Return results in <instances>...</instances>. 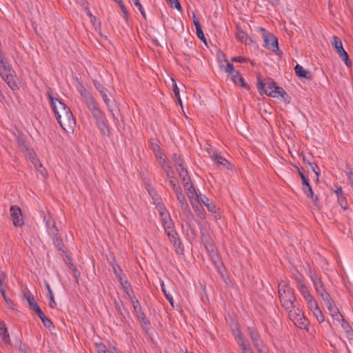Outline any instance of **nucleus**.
I'll return each mask as SVG.
<instances>
[{
    "label": "nucleus",
    "mask_w": 353,
    "mask_h": 353,
    "mask_svg": "<svg viewBox=\"0 0 353 353\" xmlns=\"http://www.w3.org/2000/svg\"><path fill=\"white\" fill-rule=\"evenodd\" d=\"M175 194L176 196V199L180 204L187 201L184 194L182 192V190H178L176 192H175Z\"/></svg>",
    "instance_id": "13d9d810"
},
{
    "label": "nucleus",
    "mask_w": 353,
    "mask_h": 353,
    "mask_svg": "<svg viewBox=\"0 0 353 353\" xmlns=\"http://www.w3.org/2000/svg\"><path fill=\"white\" fill-rule=\"evenodd\" d=\"M196 35L198 37V38L205 45V46H208L207 44V40H206V38L205 37V35H204V33L202 30L201 28H199L198 30H196Z\"/></svg>",
    "instance_id": "e2e57ef3"
},
{
    "label": "nucleus",
    "mask_w": 353,
    "mask_h": 353,
    "mask_svg": "<svg viewBox=\"0 0 353 353\" xmlns=\"http://www.w3.org/2000/svg\"><path fill=\"white\" fill-rule=\"evenodd\" d=\"M224 62L226 63V66L225 67L223 63L221 62V70L226 72L229 76L232 77L237 71L234 70L233 64L229 63L226 59H224Z\"/></svg>",
    "instance_id": "b1692460"
},
{
    "label": "nucleus",
    "mask_w": 353,
    "mask_h": 353,
    "mask_svg": "<svg viewBox=\"0 0 353 353\" xmlns=\"http://www.w3.org/2000/svg\"><path fill=\"white\" fill-rule=\"evenodd\" d=\"M306 301L308 307L312 312L319 308L316 300L313 297L307 300Z\"/></svg>",
    "instance_id": "8fccbe9b"
},
{
    "label": "nucleus",
    "mask_w": 353,
    "mask_h": 353,
    "mask_svg": "<svg viewBox=\"0 0 353 353\" xmlns=\"http://www.w3.org/2000/svg\"><path fill=\"white\" fill-rule=\"evenodd\" d=\"M325 305L334 320L340 321V319H342L343 316L340 313L338 307L334 304L333 300L328 303L327 304H326Z\"/></svg>",
    "instance_id": "f3484780"
},
{
    "label": "nucleus",
    "mask_w": 353,
    "mask_h": 353,
    "mask_svg": "<svg viewBox=\"0 0 353 353\" xmlns=\"http://www.w3.org/2000/svg\"><path fill=\"white\" fill-rule=\"evenodd\" d=\"M256 29L261 34L264 46L276 54L279 51L277 38L263 28L258 27Z\"/></svg>",
    "instance_id": "39448f33"
},
{
    "label": "nucleus",
    "mask_w": 353,
    "mask_h": 353,
    "mask_svg": "<svg viewBox=\"0 0 353 353\" xmlns=\"http://www.w3.org/2000/svg\"><path fill=\"white\" fill-rule=\"evenodd\" d=\"M108 90H105L103 91V92H101V95L103 98V100L104 103L106 104L108 110L111 112L113 117H115L114 111L116 110L117 107L114 103H110V99L108 96Z\"/></svg>",
    "instance_id": "6ab92c4d"
},
{
    "label": "nucleus",
    "mask_w": 353,
    "mask_h": 353,
    "mask_svg": "<svg viewBox=\"0 0 353 353\" xmlns=\"http://www.w3.org/2000/svg\"><path fill=\"white\" fill-rule=\"evenodd\" d=\"M132 303L134 307V312L136 313L137 319L141 321L144 325H148L149 321L147 319L145 314L141 310V305L135 296L131 297Z\"/></svg>",
    "instance_id": "9b49d317"
},
{
    "label": "nucleus",
    "mask_w": 353,
    "mask_h": 353,
    "mask_svg": "<svg viewBox=\"0 0 353 353\" xmlns=\"http://www.w3.org/2000/svg\"><path fill=\"white\" fill-rule=\"evenodd\" d=\"M338 203L339 205L344 210H346L348 208L347 202L346 200V198L345 196V194L340 195L337 196Z\"/></svg>",
    "instance_id": "37998d69"
},
{
    "label": "nucleus",
    "mask_w": 353,
    "mask_h": 353,
    "mask_svg": "<svg viewBox=\"0 0 353 353\" xmlns=\"http://www.w3.org/2000/svg\"><path fill=\"white\" fill-rule=\"evenodd\" d=\"M52 228H50L49 225L50 221L49 220L46 221V225L48 227V234L50 236H54V235L56 236L57 234H59V230L56 226L55 221L54 220H52Z\"/></svg>",
    "instance_id": "e433bc0d"
},
{
    "label": "nucleus",
    "mask_w": 353,
    "mask_h": 353,
    "mask_svg": "<svg viewBox=\"0 0 353 353\" xmlns=\"http://www.w3.org/2000/svg\"><path fill=\"white\" fill-rule=\"evenodd\" d=\"M312 280L315 288V290L319 295L323 294V292H327L323 283H322L320 279H314L312 277Z\"/></svg>",
    "instance_id": "bb28decb"
},
{
    "label": "nucleus",
    "mask_w": 353,
    "mask_h": 353,
    "mask_svg": "<svg viewBox=\"0 0 353 353\" xmlns=\"http://www.w3.org/2000/svg\"><path fill=\"white\" fill-rule=\"evenodd\" d=\"M231 79L235 84H240L242 88L246 90H250V85L244 81V79L239 72L237 71L235 72V74L231 77Z\"/></svg>",
    "instance_id": "412c9836"
},
{
    "label": "nucleus",
    "mask_w": 353,
    "mask_h": 353,
    "mask_svg": "<svg viewBox=\"0 0 353 353\" xmlns=\"http://www.w3.org/2000/svg\"><path fill=\"white\" fill-rule=\"evenodd\" d=\"M184 188L188 192V196L189 200H190V197L192 198V199H193L200 196V194L199 195L198 194L192 183L188 185V187H184Z\"/></svg>",
    "instance_id": "7c9ffc66"
},
{
    "label": "nucleus",
    "mask_w": 353,
    "mask_h": 353,
    "mask_svg": "<svg viewBox=\"0 0 353 353\" xmlns=\"http://www.w3.org/2000/svg\"><path fill=\"white\" fill-rule=\"evenodd\" d=\"M23 296L28 301L30 308L37 313L43 325L48 329L54 328V325L53 323L50 319L45 316L34 296L29 292H25Z\"/></svg>",
    "instance_id": "20e7f679"
},
{
    "label": "nucleus",
    "mask_w": 353,
    "mask_h": 353,
    "mask_svg": "<svg viewBox=\"0 0 353 353\" xmlns=\"http://www.w3.org/2000/svg\"><path fill=\"white\" fill-rule=\"evenodd\" d=\"M288 312V316L292 321H294L295 319H297V318L300 317L301 315L303 314V312H302V310L299 308L298 303H295L292 305V307L288 310H285Z\"/></svg>",
    "instance_id": "dca6fc26"
},
{
    "label": "nucleus",
    "mask_w": 353,
    "mask_h": 353,
    "mask_svg": "<svg viewBox=\"0 0 353 353\" xmlns=\"http://www.w3.org/2000/svg\"><path fill=\"white\" fill-rule=\"evenodd\" d=\"M161 290H162L165 298L168 299V301H169L170 305L173 307L174 306V301H173V298H172V295L167 292V290L165 288V285H164L163 282L161 283Z\"/></svg>",
    "instance_id": "09e8293b"
},
{
    "label": "nucleus",
    "mask_w": 353,
    "mask_h": 353,
    "mask_svg": "<svg viewBox=\"0 0 353 353\" xmlns=\"http://www.w3.org/2000/svg\"><path fill=\"white\" fill-rule=\"evenodd\" d=\"M0 338L5 344L10 343V335L3 322H0Z\"/></svg>",
    "instance_id": "5701e85b"
},
{
    "label": "nucleus",
    "mask_w": 353,
    "mask_h": 353,
    "mask_svg": "<svg viewBox=\"0 0 353 353\" xmlns=\"http://www.w3.org/2000/svg\"><path fill=\"white\" fill-rule=\"evenodd\" d=\"M46 96L56 119L61 128L64 130L72 128L76 122L70 108L58 98L55 97L50 88L48 90Z\"/></svg>",
    "instance_id": "f257e3e1"
},
{
    "label": "nucleus",
    "mask_w": 353,
    "mask_h": 353,
    "mask_svg": "<svg viewBox=\"0 0 353 353\" xmlns=\"http://www.w3.org/2000/svg\"><path fill=\"white\" fill-rule=\"evenodd\" d=\"M248 60H249L248 59H247L246 57H234L232 58L231 61L232 62L244 63V62H248Z\"/></svg>",
    "instance_id": "774afa93"
},
{
    "label": "nucleus",
    "mask_w": 353,
    "mask_h": 353,
    "mask_svg": "<svg viewBox=\"0 0 353 353\" xmlns=\"http://www.w3.org/2000/svg\"><path fill=\"white\" fill-rule=\"evenodd\" d=\"M96 124L103 134L109 132L108 123L105 117L97 121Z\"/></svg>",
    "instance_id": "a878e982"
},
{
    "label": "nucleus",
    "mask_w": 353,
    "mask_h": 353,
    "mask_svg": "<svg viewBox=\"0 0 353 353\" xmlns=\"http://www.w3.org/2000/svg\"><path fill=\"white\" fill-rule=\"evenodd\" d=\"M123 288L129 297L131 298L134 296L130 283L128 281L127 279H125V285H123Z\"/></svg>",
    "instance_id": "a19ab883"
},
{
    "label": "nucleus",
    "mask_w": 353,
    "mask_h": 353,
    "mask_svg": "<svg viewBox=\"0 0 353 353\" xmlns=\"http://www.w3.org/2000/svg\"><path fill=\"white\" fill-rule=\"evenodd\" d=\"M294 72L296 75L300 79H305L311 80L312 77L310 71L305 70L299 64H296L294 67Z\"/></svg>",
    "instance_id": "a211bd4d"
},
{
    "label": "nucleus",
    "mask_w": 353,
    "mask_h": 353,
    "mask_svg": "<svg viewBox=\"0 0 353 353\" xmlns=\"http://www.w3.org/2000/svg\"><path fill=\"white\" fill-rule=\"evenodd\" d=\"M121 10V12H123V17L125 20L126 22H128L129 21V15H128V10L125 6V5L123 4V3H121L119 4Z\"/></svg>",
    "instance_id": "052dcab7"
},
{
    "label": "nucleus",
    "mask_w": 353,
    "mask_h": 353,
    "mask_svg": "<svg viewBox=\"0 0 353 353\" xmlns=\"http://www.w3.org/2000/svg\"><path fill=\"white\" fill-rule=\"evenodd\" d=\"M172 91L176 97H179L180 96L179 88H178L176 81L173 79H172Z\"/></svg>",
    "instance_id": "338daca9"
},
{
    "label": "nucleus",
    "mask_w": 353,
    "mask_h": 353,
    "mask_svg": "<svg viewBox=\"0 0 353 353\" xmlns=\"http://www.w3.org/2000/svg\"><path fill=\"white\" fill-rule=\"evenodd\" d=\"M307 163L310 166L312 171L315 173L316 177H319L320 174V169L318 167L317 164L316 163H311L309 161L307 162Z\"/></svg>",
    "instance_id": "0e129e2a"
},
{
    "label": "nucleus",
    "mask_w": 353,
    "mask_h": 353,
    "mask_svg": "<svg viewBox=\"0 0 353 353\" xmlns=\"http://www.w3.org/2000/svg\"><path fill=\"white\" fill-rule=\"evenodd\" d=\"M203 241L205 248H206L209 254H210V253H212V252H215L214 245L210 241V240L205 239V241Z\"/></svg>",
    "instance_id": "49530a36"
},
{
    "label": "nucleus",
    "mask_w": 353,
    "mask_h": 353,
    "mask_svg": "<svg viewBox=\"0 0 353 353\" xmlns=\"http://www.w3.org/2000/svg\"><path fill=\"white\" fill-rule=\"evenodd\" d=\"M293 322L301 329L306 328L309 324L307 319L303 314L297 318V319H295Z\"/></svg>",
    "instance_id": "2f4dec72"
},
{
    "label": "nucleus",
    "mask_w": 353,
    "mask_h": 353,
    "mask_svg": "<svg viewBox=\"0 0 353 353\" xmlns=\"http://www.w3.org/2000/svg\"><path fill=\"white\" fill-rule=\"evenodd\" d=\"M46 287L48 290V296H49L50 301H49V306L51 308H54L57 305L56 301L54 300L53 292L51 290V288L48 283H46Z\"/></svg>",
    "instance_id": "c9c22d12"
},
{
    "label": "nucleus",
    "mask_w": 353,
    "mask_h": 353,
    "mask_svg": "<svg viewBox=\"0 0 353 353\" xmlns=\"http://www.w3.org/2000/svg\"><path fill=\"white\" fill-rule=\"evenodd\" d=\"M213 159L215 161V163L219 165H226L227 164H229L228 161L225 158L222 157L218 154L214 155Z\"/></svg>",
    "instance_id": "ea45409f"
},
{
    "label": "nucleus",
    "mask_w": 353,
    "mask_h": 353,
    "mask_svg": "<svg viewBox=\"0 0 353 353\" xmlns=\"http://www.w3.org/2000/svg\"><path fill=\"white\" fill-rule=\"evenodd\" d=\"M10 212L14 226H22L23 225V220L21 208L17 205H12L10 207Z\"/></svg>",
    "instance_id": "6e6552de"
},
{
    "label": "nucleus",
    "mask_w": 353,
    "mask_h": 353,
    "mask_svg": "<svg viewBox=\"0 0 353 353\" xmlns=\"http://www.w3.org/2000/svg\"><path fill=\"white\" fill-rule=\"evenodd\" d=\"M190 202L192 206L193 210H194L195 212H196L198 214V215L200 216V218L205 219V213L203 206L201 204V201L199 197H197V198H195L193 199H192V198L190 197Z\"/></svg>",
    "instance_id": "ddd939ff"
},
{
    "label": "nucleus",
    "mask_w": 353,
    "mask_h": 353,
    "mask_svg": "<svg viewBox=\"0 0 353 353\" xmlns=\"http://www.w3.org/2000/svg\"><path fill=\"white\" fill-rule=\"evenodd\" d=\"M33 165L36 168V169L38 170V172H40V174L46 178L48 176L47 171L46 168L43 166L39 160H35V161H33Z\"/></svg>",
    "instance_id": "4c0bfd02"
},
{
    "label": "nucleus",
    "mask_w": 353,
    "mask_h": 353,
    "mask_svg": "<svg viewBox=\"0 0 353 353\" xmlns=\"http://www.w3.org/2000/svg\"><path fill=\"white\" fill-rule=\"evenodd\" d=\"M163 169L166 173L167 176L169 179H172L174 176V172L172 168L170 165H166L163 166Z\"/></svg>",
    "instance_id": "5fc2aeb1"
},
{
    "label": "nucleus",
    "mask_w": 353,
    "mask_h": 353,
    "mask_svg": "<svg viewBox=\"0 0 353 353\" xmlns=\"http://www.w3.org/2000/svg\"><path fill=\"white\" fill-rule=\"evenodd\" d=\"M68 266L73 272V276L75 278L77 282H78V279L80 277L81 273L79 270L77 269V268L75 266V265L71 261V259L68 258Z\"/></svg>",
    "instance_id": "58836bf2"
},
{
    "label": "nucleus",
    "mask_w": 353,
    "mask_h": 353,
    "mask_svg": "<svg viewBox=\"0 0 353 353\" xmlns=\"http://www.w3.org/2000/svg\"><path fill=\"white\" fill-rule=\"evenodd\" d=\"M319 296L322 298L325 305L327 304L328 303L332 301V299L331 298L330 294L327 292H323V294H321Z\"/></svg>",
    "instance_id": "69168bd1"
},
{
    "label": "nucleus",
    "mask_w": 353,
    "mask_h": 353,
    "mask_svg": "<svg viewBox=\"0 0 353 353\" xmlns=\"http://www.w3.org/2000/svg\"><path fill=\"white\" fill-rule=\"evenodd\" d=\"M181 208L183 211V214L185 216L186 219L190 220L193 218V214L191 212V210L189 207V205L187 201L183 202L180 204Z\"/></svg>",
    "instance_id": "473e14b6"
},
{
    "label": "nucleus",
    "mask_w": 353,
    "mask_h": 353,
    "mask_svg": "<svg viewBox=\"0 0 353 353\" xmlns=\"http://www.w3.org/2000/svg\"><path fill=\"white\" fill-rule=\"evenodd\" d=\"M112 268L115 276H120L121 274H122V270L121 267L118 264L114 263L112 264Z\"/></svg>",
    "instance_id": "bf43d9fd"
},
{
    "label": "nucleus",
    "mask_w": 353,
    "mask_h": 353,
    "mask_svg": "<svg viewBox=\"0 0 353 353\" xmlns=\"http://www.w3.org/2000/svg\"><path fill=\"white\" fill-rule=\"evenodd\" d=\"M236 37L238 40L244 43L245 45H250L252 43V39L243 30H240L236 33Z\"/></svg>",
    "instance_id": "cd10ccee"
},
{
    "label": "nucleus",
    "mask_w": 353,
    "mask_h": 353,
    "mask_svg": "<svg viewBox=\"0 0 353 353\" xmlns=\"http://www.w3.org/2000/svg\"><path fill=\"white\" fill-rule=\"evenodd\" d=\"M209 255L218 272L222 277H223L225 268L220 256L216 252H212V253H210Z\"/></svg>",
    "instance_id": "f8f14e48"
},
{
    "label": "nucleus",
    "mask_w": 353,
    "mask_h": 353,
    "mask_svg": "<svg viewBox=\"0 0 353 353\" xmlns=\"http://www.w3.org/2000/svg\"><path fill=\"white\" fill-rule=\"evenodd\" d=\"M295 281L296 282L297 289L303 295L305 301L313 297L303 282V276L302 274L298 273L295 276Z\"/></svg>",
    "instance_id": "1a4fd4ad"
},
{
    "label": "nucleus",
    "mask_w": 353,
    "mask_h": 353,
    "mask_svg": "<svg viewBox=\"0 0 353 353\" xmlns=\"http://www.w3.org/2000/svg\"><path fill=\"white\" fill-rule=\"evenodd\" d=\"M6 277V273L4 272H0V292H1V295L3 297L4 300L6 301V302L9 305H13L12 301L10 299H9L5 296V289L3 286V282L5 280Z\"/></svg>",
    "instance_id": "393cba45"
},
{
    "label": "nucleus",
    "mask_w": 353,
    "mask_h": 353,
    "mask_svg": "<svg viewBox=\"0 0 353 353\" xmlns=\"http://www.w3.org/2000/svg\"><path fill=\"white\" fill-rule=\"evenodd\" d=\"M22 152L25 153L27 158L30 159L32 163L33 161H35V160H39L37 158L35 157V154L34 151L32 149L29 148L28 147L27 148V150L26 151Z\"/></svg>",
    "instance_id": "c03bdc74"
},
{
    "label": "nucleus",
    "mask_w": 353,
    "mask_h": 353,
    "mask_svg": "<svg viewBox=\"0 0 353 353\" xmlns=\"http://www.w3.org/2000/svg\"><path fill=\"white\" fill-rule=\"evenodd\" d=\"M176 170H177L179 176L181 179L188 175V170L184 167V165L179 167V168H176Z\"/></svg>",
    "instance_id": "680f3d73"
},
{
    "label": "nucleus",
    "mask_w": 353,
    "mask_h": 353,
    "mask_svg": "<svg viewBox=\"0 0 353 353\" xmlns=\"http://www.w3.org/2000/svg\"><path fill=\"white\" fill-rule=\"evenodd\" d=\"M199 199L201 203L206 206L208 211L211 212L214 214H217L216 205L211 199L204 194H200ZM215 216L216 217V215H215Z\"/></svg>",
    "instance_id": "2eb2a0df"
},
{
    "label": "nucleus",
    "mask_w": 353,
    "mask_h": 353,
    "mask_svg": "<svg viewBox=\"0 0 353 353\" xmlns=\"http://www.w3.org/2000/svg\"><path fill=\"white\" fill-rule=\"evenodd\" d=\"M248 332L250 336L254 346L260 351L259 347L262 345V341L260 339L259 334L256 330L252 327H248Z\"/></svg>",
    "instance_id": "4468645a"
},
{
    "label": "nucleus",
    "mask_w": 353,
    "mask_h": 353,
    "mask_svg": "<svg viewBox=\"0 0 353 353\" xmlns=\"http://www.w3.org/2000/svg\"><path fill=\"white\" fill-rule=\"evenodd\" d=\"M279 297L285 310L291 308L292 305L297 303L294 295V290L284 281L279 284Z\"/></svg>",
    "instance_id": "f03ea898"
},
{
    "label": "nucleus",
    "mask_w": 353,
    "mask_h": 353,
    "mask_svg": "<svg viewBox=\"0 0 353 353\" xmlns=\"http://www.w3.org/2000/svg\"><path fill=\"white\" fill-rule=\"evenodd\" d=\"M150 148L152 150L153 152L154 153V155L157 158L162 159V156L163 154L161 148H160L159 145L157 141H151L150 143Z\"/></svg>",
    "instance_id": "c756f323"
},
{
    "label": "nucleus",
    "mask_w": 353,
    "mask_h": 353,
    "mask_svg": "<svg viewBox=\"0 0 353 353\" xmlns=\"http://www.w3.org/2000/svg\"><path fill=\"white\" fill-rule=\"evenodd\" d=\"M341 325L346 334V336L349 340H353V330L350 325L347 322L343 316L340 319Z\"/></svg>",
    "instance_id": "aec40b11"
},
{
    "label": "nucleus",
    "mask_w": 353,
    "mask_h": 353,
    "mask_svg": "<svg viewBox=\"0 0 353 353\" xmlns=\"http://www.w3.org/2000/svg\"><path fill=\"white\" fill-rule=\"evenodd\" d=\"M314 316L316 317V320L319 323H322L325 321L324 315L320 308L316 310L315 311L312 312Z\"/></svg>",
    "instance_id": "3c124183"
},
{
    "label": "nucleus",
    "mask_w": 353,
    "mask_h": 353,
    "mask_svg": "<svg viewBox=\"0 0 353 353\" xmlns=\"http://www.w3.org/2000/svg\"><path fill=\"white\" fill-rule=\"evenodd\" d=\"M84 92L85 94L83 95V98L88 107L96 102V100L94 98V97L92 96L90 94L88 93L85 89Z\"/></svg>",
    "instance_id": "79ce46f5"
},
{
    "label": "nucleus",
    "mask_w": 353,
    "mask_h": 353,
    "mask_svg": "<svg viewBox=\"0 0 353 353\" xmlns=\"http://www.w3.org/2000/svg\"><path fill=\"white\" fill-rule=\"evenodd\" d=\"M16 141L21 151H26L27 150L28 147V143L21 134L16 136Z\"/></svg>",
    "instance_id": "72a5a7b5"
},
{
    "label": "nucleus",
    "mask_w": 353,
    "mask_h": 353,
    "mask_svg": "<svg viewBox=\"0 0 353 353\" xmlns=\"http://www.w3.org/2000/svg\"><path fill=\"white\" fill-rule=\"evenodd\" d=\"M170 179V183L171 186L172 187V189L174 191V192H176L178 190H181V188L177 184L178 180L175 176H173L172 179Z\"/></svg>",
    "instance_id": "603ef678"
},
{
    "label": "nucleus",
    "mask_w": 353,
    "mask_h": 353,
    "mask_svg": "<svg viewBox=\"0 0 353 353\" xmlns=\"http://www.w3.org/2000/svg\"><path fill=\"white\" fill-rule=\"evenodd\" d=\"M235 339L239 346L245 345L243 334L241 333L239 330H236V334H235Z\"/></svg>",
    "instance_id": "de8ad7c7"
},
{
    "label": "nucleus",
    "mask_w": 353,
    "mask_h": 353,
    "mask_svg": "<svg viewBox=\"0 0 353 353\" xmlns=\"http://www.w3.org/2000/svg\"><path fill=\"white\" fill-rule=\"evenodd\" d=\"M303 191L309 198H313L314 196L311 185H307L305 188H303Z\"/></svg>",
    "instance_id": "4d7b16f0"
},
{
    "label": "nucleus",
    "mask_w": 353,
    "mask_h": 353,
    "mask_svg": "<svg viewBox=\"0 0 353 353\" xmlns=\"http://www.w3.org/2000/svg\"><path fill=\"white\" fill-rule=\"evenodd\" d=\"M332 46L340 58L344 61L347 67L352 65V61L349 59L348 54L344 50L341 40L336 36L332 37Z\"/></svg>",
    "instance_id": "423d86ee"
},
{
    "label": "nucleus",
    "mask_w": 353,
    "mask_h": 353,
    "mask_svg": "<svg viewBox=\"0 0 353 353\" xmlns=\"http://www.w3.org/2000/svg\"><path fill=\"white\" fill-rule=\"evenodd\" d=\"M14 74V71L7 59H1L0 62V75L12 90L19 88L16 81L17 77Z\"/></svg>",
    "instance_id": "7ed1b4c3"
},
{
    "label": "nucleus",
    "mask_w": 353,
    "mask_h": 353,
    "mask_svg": "<svg viewBox=\"0 0 353 353\" xmlns=\"http://www.w3.org/2000/svg\"><path fill=\"white\" fill-rule=\"evenodd\" d=\"M163 225L165 232L174 229V224L169 214L163 219Z\"/></svg>",
    "instance_id": "c85d7f7f"
},
{
    "label": "nucleus",
    "mask_w": 353,
    "mask_h": 353,
    "mask_svg": "<svg viewBox=\"0 0 353 353\" xmlns=\"http://www.w3.org/2000/svg\"><path fill=\"white\" fill-rule=\"evenodd\" d=\"M172 160L175 163L176 168H179L183 165V160L181 159V155L174 153L172 155Z\"/></svg>",
    "instance_id": "a18cd8bd"
},
{
    "label": "nucleus",
    "mask_w": 353,
    "mask_h": 353,
    "mask_svg": "<svg viewBox=\"0 0 353 353\" xmlns=\"http://www.w3.org/2000/svg\"><path fill=\"white\" fill-rule=\"evenodd\" d=\"M52 239V242L56 248L62 252L63 253H66V249L65 248L64 243L62 241V239L59 236V234H57L56 236H50Z\"/></svg>",
    "instance_id": "4be33fe9"
},
{
    "label": "nucleus",
    "mask_w": 353,
    "mask_h": 353,
    "mask_svg": "<svg viewBox=\"0 0 353 353\" xmlns=\"http://www.w3.org/2000/svg\"><path fill=\"white\" fill-rule=\"evenodd\" d=\"M276 85V83L270 78L265 79L264 81H260L257 83L258 91L261 94L263 93L266 94V92L274 90Z\"/></svg>",
    "instance_id": "9d476101"
},
{
    "label": "nucleus",
    "mask_w": 353,
    "mask_h": 353,
    "mask_svg": "<svg viewBox=\"0 0 353 353\" xmlns=\"http://www.w3.org/2000/svg\"><path fill=\"white\" fill-rule=\"evenodd\" d=\"M165 233L168 235L170 241L176 248V252L179 254H182L184 251L183 246L182 245L181 241L175 228L166 231Z\"/></svg>",
    "instance_id": "0eeeda50"
},
{
    "label": "nucleus",
    "mask_w": 353,
    "mask_h": 353,
    "mask_svg": "<svg viewBox=\"0 0 353 353\" xmlns=\"http://www.w3.org/2000/svg\"><path fill=\"white\" fill-rule=\"evenodd\" d=\"M285 92H286L283 88L276 85L274 87V90H270V92H266V94L269 97H276L278 96H281L282 94H285Z\"/></svg>",
    "instance_id": "f704fd0d"
},
{
    "label": "nucleus",
    "mask_w": 353,
    "mask_h": 353,
    "mask_svg": "<svg viewBox=\"0 0 353 353\" xmlns=\"http://www.w3.org/2000/svg\"><path fill=\"white\" fill-rule=\"evenodd\" d=\"M132 1L134 2V6L138 8V10L141 12V14H142L143 18L145 19L146 14H145V12L144 11V9H143L141 3H140V0H132Z\"/></svg>",
    "instance_id": "6e6d98bb"
},
{
    "label": "nucleus",
    "mask_w": 353,
    "mask_h": 353,
    "mask_svg": "<svg viewBox=\"0 0 353 353\" xmlns=\"http://www.w3.org/2000/svg\"><path fill=\"white\" fill-rule=\"evenodd\" d=\"M91 113L96 121L105 117V114L101 111V109H99L98 110L94 111Z\"/></svg>",
    "instance_id": "864d4df0"
}]
</instances>
